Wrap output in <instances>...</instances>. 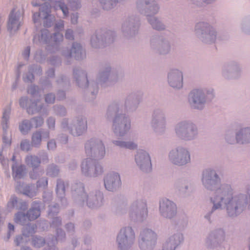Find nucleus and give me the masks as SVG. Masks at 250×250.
I'll return each mask as SVG.
<instances>
[{
    "label": "nucleus",
    "instance_id": "obj_4",
    "mask_svg": "<svg viewBox=\"0 0 250 250\" xmlns=\"http://www.w3.org/2000/svg\"><path fill=\"white\" fill-rule=\"evenodd\" d=\"M215 97L212 88H196L190 91L188 96V102L193 109L202 110L208 102H211Z\"/></svg>",
    "mask_w": 250,
    "mask_h": 250
},
{
    "label": "nucleus",
    "instance_id": "obj_44",
    "mask_svg": "<svg viewBox=\"0 0 250 250\" xmlns=\"http://www.w3.org/2000/svg\"><path fill=\"white\" fill-rule=\"evenodd\" d=\"M42 131L38 130L34 132L31 136V145L32 146L39 148L42 143Z\"/></svg>",
    "mask_w": 250,
    "mask_h": 250
},
{
    "label": "nucleus",
    "instance_id": "obj_47",
    "mask_svg": "<svg viewBox=\"0 0 250 250\" xmlns=\"http://www.w3.org/2000/svg\"><path fill=\"white\" fill-rule=\"evenodd\" d=\"M240 29L243 33L250 35V16L242 19L240 23Z\"/></svg>",
    "mask_w": 250,
    "mask_h": 250
},
{
    "label": "nucleus",
    "instance_id": "obj_52",
    "mask_svg": "<svg viewBox=\"0 0 250 250\" xmlns=\"http://www.w3.org/2000/svg\"><path fill=\"white\" fill-rule=\"evenodd\" d=\"M54 7L56 9H61L64 16L66 17L68 16L69 13L68 8L63 0H56Z\"/></svg>",
    "mask_w": 250,
    "mask_h": 250
},
{
    "label": "nucleus",
    "instance_id": "obj_18",
    "mask_svg": "<svg viewBox=\"0 0 250 250\" xmlns=\"http://www.w3.org/2000/svg\"><path fill=\"white\" fill-rule=\"evenodd\" d=\"M137 10L141 14L148 17L154 16L160 9V6L155 0H138L136 2Z\"/></svg>",
    "mask_w": 250,
    "mask_h": 250
},
{
    "label": "nucleus",
    "instance_id": "obj_20",
    "mask_svg": "<svg viewBox=\"0 0 250 250\" xmlns=\"http://www.w3.org/2000/svg\"><path fill=\"white\" fill-rule=\"evenodd\" d=\"M159 210L162 217L171 219L177 214V206L172 201L162 198L159 201Z\"/></svg>",
    "mask_w": 250,
    "mask_h": 250
},
{
    "label": "nucleus",
    "instance_id": "obj_58",
    "mask_svg": "<svg viewBox=\"0 0 250 250\" xmlns=\"http://www.w3.org/2000/svg\"><path fill=\"white\" fill-rule=\"evenodd\" d=\"M19 202L18 201L17 197L15 196L11 197L10 200L7 203V207L9 210L16 208L18 209Z\"/></svg>",
    "mask_w": 250,
    "mask_h": 250
},
{
    "label": "nucleus",
    "instance_id": "obj_40",
    "mask_svg": "<svg viewBox=\"0 0 250 250\" xmlns=\"http://www.w3.org/2000/svg\"><path fill=\"white\" fill-rule=\"evenodd\" d=\"M111 142L115 146L121 148L133 150L137 147V145L132 141L113 140L111 141Z\"/></svg>",
    "mask_w": 250,
    "mask_h": 250
},
{
    "label": "nucleus",
    "instance_id": "obj_28",
    "mask_svg": "<svg viewBox=\"0 0 250 250\" xmlns=\"http://www.w3.org/2000/svg\"><path fill=\"white\" fill-rule=\"evenodd\" d=\"M184 241L183 233L177 231L170 235L163 244L162 250H175Z\"/></svg>",
    "mask_w": 250,
    "mask_h": 250
},
{
    "label": "nucleus",
    "instance_id": "obj_51",
    "mask_svg": "<svg viewBox=\"0 0 250 250\" xmlns=\"http://www.w3.org/2000/svg\"><path fill=\"white\" fill-rule=\"evenodd\" d=\"M2 150L9 148L12 144V135L11 134L8 135V131L2 132Z\"/></svg>",
    "mask_w": 250,
    "mask_h": 250
},
{
    "label": "nucleus",
    "instance_id": "obj_29",
    "mask_svg": "<svg viewBox=\"0 0 250 250\" xmlns=\"http://www.w3.org/2000/svg\"><path fill=\"white\" fill-rule=\"evenodd\" d=\"M87 120L83 116H79L73 121L72 129L70 130V133L74 136L82 135L87 130Z\"/></svg>",
    "mask_w": 250,
    "mask_h": 250
},
{
    "label": "nucleus",
    "instance_id": "obj_56",
    "mask_svg": "<svg viewBox=\"0 0 250 250\" xmlns=\"http://www.w3.org/2000/svg\"><path fill=\"white\" fill-rule=\"evenodd\" d=\"M45 243V239L40 236H34L32 238V244L33 246L37 248L43 247Z\"/></svg>",
    "mask_w": 250,
    "mask_h": 250
},
{
    "label": "nucleus",
    "instance_id": "obj_64",
    "mask_svg": "<svg viewBox=\"0 0 250 250\" xmlns=\"http://www.w3.org/2000/svg\"><path fill=\"white\" fill-rule=\"evenodd\" d=\"M59 211V207L58 204L55 203L49 207L48 215L53 216L56 215Z\"/></svg>",
    "mask_w": 250,
    "mask_h": 250
},
{
    "label": "nucleus",
    "instance_id": "obj_1",
    "mask_svg": "<svg viewBox=\"0 0 250 250\" xmlns=\"http://www.w3.org/2000/svg\"><path fill=\"white\" fill-rule=\"evenodd\" d=\"M246 194L239 193L233 195L234 190L229 184L223 185L217 189L215 194L210 197L212 207L205 215L204 218L210 223L211 217L216 210L222 209L224 206L227 215L235 218L241 214L246 208L250 209V185L246 187Z\"/></svg>",
    "mask_w": 250,
    "mask_h": 250
},
{
    "label": "nucleus",
    "instance_id": "obj_38",
    "mask_svg": "<svg viewBox=\"0 0 250 250\" xmlns=\"http://www.w3.org/2000/svg\"><path fill=\"white\" fill-rule=\"evenodd\" d=\"M11 109L10 106L6 107L2 113V116L0 121V125L2 132L8 131L9 127V120L11 114Z\"/></svg>",
    "mask_w": 250,
    "mask_h": 250
},
{
    "label": "nucleus",
    "instance_id": "obj_35",
    "mask_svg": "<svg viewBox=\"0 0 250 250\" xmlns=\"http://www.w3.org/2000/svg\"><path fill=\"white\" fill-rule=\"evenodd\" d=\"M41 202L39 201H35L32 203L30 208L26 213L28 220H35L41 215Z\"/></svg>",
    "mask_w": 250,
    "mask_h": 250
},
{
    "label": "nucleus",
    "instance_id": "obj_7",
    "mask_svg": "<svg viewBox=\"0 0 250 250\" xmlns=\"http://www.w3.org/2000/svg\"><path fill=\"white\" fill-rule=\"evenodd\" d=\"M117 75L111 71V67L106 65L103 67L98 75L96 82H92L89 86V89L93 97H95L98 92V84L102 86H106L112 84L117 80Z\"/></svg>",
    "mask_w": 250,
    "mask_h": 250
},
{
    "label": "nucleus",
    "instance_id": "obj_59",
    "mask_svg": "<svg viewBox=\"0 0 250 250\" xmlns=\"http://www.w3.org/2000/svg\"><path fill=\"white\" fill-rule=\"evenodd\" d=\"M30 121H31L33 126H34L35 128L41 126L44 123L43 118L42 116L34 117L32 118Z\"/></svg>",
    "mask_w": 250,
    "mask_h": 250
},
{
    "label": "nucleus",
    "instance_id": "obj_11",
    "mask_svg": "<svg viewBox=\"0 0 250 250\" xmlns=\"http://www.w3.org/2000/svg\"><path fill=\"white\" fill-rule=\"evenodd\" d=\"M90 157L83 159L81 164L82 174L85 177L95 178L101 175L104 172L102 164Z\"/></svg>",
    "mask_w": 250,
    "mask_h": 250
},
{
    "label": "nucleus",
    "instance_id": "obj_37",
    "mask_svg": "<svg viewBox=\"0 0 250 250\" xmlns=\"http://www.w3.org/2000/svg\"><path fill=\"white\" fill-rule=\"evenodd\" d=\"M65 187L64 182L61 179H58L57 181L56 188V193L57 197L60 199L62 207L65 206L67 204V201L65 198Z\"/></svg>",
    "mask_w": 250,
    "mask_h": 250
},
{
    "label": "nucleus",
    "instance_id": "obj_61",
    "mask_svg": "<svg viewBox=\"0 0 250 250\" xmlns=\"http://www.w3.org/2000/svg\"><path fill=\"white\" fill-rule=\"evenodd\" d=\"M53 109L56 114L63 116L66 113V110L64 107L62 105H55L53 106Z\"/></svg>",
    "mask_w": 250,
    "mask_h": 250
},
{
    "label": "nucleus",
    "instance_id": "obj_31",
    "mask_svg": "<svg viewBox=\"0 0 250 250\" xmlns=\"http://www.w3.org/2000/svg\"><path fill=\"white\" fill-rule=\"evenodd\" d=\"M73 78L77 85L80 88H85L88 85L87 73L79 67L73 69Z\"/></svg>",
    "mask_w": 250,
    "mask_h": 250
},
{
    "label": "nucleus",
    "instance_id": "obj_49",
    "mask_svg": "<svg viewBox=\"0 0 250 250\" xmlns=\"http://www.w3.org/2000/svg\"><path fill=\"white\" fill-rule=\"evenodd\" d=\"M225 139L226 142L229 144L233 145L236 143H237L236 132L235 133V136H234L233 129L227 130L225 135Z\"/></svg>",
    "mask_w": 250,
    "mask_h": 250
},
{
    "label": "nucleus",
    "instance_id": "obj_22",
    "mask_svg": "<svg viewBox=\"0 0 250 250\" xmlns=\"http://www.w3.org/2000/svg\"><path fill=\"white\" fill-rule=\"evenodd\" d=\"M241 73L242 68L236 62L232 61L222 66V76L226 79H238Z\"/></svg>",
    "mask_w": 250,
    "mask_h": 250
},
{
    "label": "nucleus",
    "instance_id": "obj_19",
    "mask_svg": "<svg viewBox=\"0 0 250 250\" xmlns=\"http://www.w3.org/2000/svg\"><path fill=\"white\" fill-rule=\"evenodd\" d=\"M150 44L151 49L160 55L167 54L170 50L169 42L158 35H154L151 37Z\"/></svg>",
    "mask_w": 250,
    "mask_h": 250
},
{
    "label": "nucleus",
    "instance_id": "obj_30",
    "mask_svg": "<svg viewBox=\"0 0 250 250\" xmlns=\"http://www.w3.org/2000/svg\"><path fill=\"white\" fill-rule=\"evenodd\" d=\"M168 83L173 88L180 89L183 86V73L178 69H172L168 74Z\"/></svg>",
    "mask_w": 250,
    "mask_h": 250
},
{
    "label": "nucleus",
    "instance_id": "obj_62",
    "mask_svg": "<svg viewBox=\"0 0 250 250\" xmlns=\"http://www.w3.org/2000/svg\"><path fill=\"white\" fill-rule=\"evenodd\" d=\"M39 83L41 84L43 89L52 87L51 82L48 78H41Z\"/></svg>",
    "mask_w": 250,
    "mask_h": 250
},
{
    "label": "nucleus",
    "instance_id": "obj_53",
    "mask_svg": "<svg viewBox=\"0 0 250 250\" xmlns=\"http://www.w3.org/2000/svg\"><path fill=\"white\" fill-rule=\"evenodd\" d=\"M36 226L30 223L25 224L22 229V233L29 238L35 232Z\"/></svg>",
    "mask_w": 250,
    "mask_h": 250
},
{
    "label": "nucleus",
    "instance_id": "obj_55",
    "mask_svg": "<svg viewBox=\"0 0 250 250\" xmlns=\"http://www.w3.org/2000/svg\"><path fill=\"white\" fill-rule=\"evenodd\" d=\"M174 187L181 192L186 193L188 189V184L185 180H179L175 182Z\"/></svg>",
    "mask_w": 250,
    "mask_h": 250
},
{
    "label": "nucleus",
    "instance_id": "obj_48",
    "mask_svg": "<svg viewBox=\"0 0 250 250\" xmlns=\"http://www.w3.org/2000/svg\"><path fill=\"white\" fill-rule=\"evenodd\" d=\"M66 235L65 232L62 229H57L55 238L52 237L51 241L54 245H56L58 242H62L65 240Z\"/></svg>",
    "mask_w": 250,
    "mask_h": 250
},
{
    "label": "nucleus",
    "instance_id": "obj_24",
    "mask_svg": "<svg viewBox=\"0 0 250 250\" xmlns=\"http://www.w3.org/2000/svg\"><path fill=\"white\" fill-rule=\"evenodd\" d=\"M104 182L105 189L109 191H115L122 185L120 175L115 171L107 173L104 177Z\"/></svg>",
    "mask_w": 250,
    "mask_h": 250
},
{
    "label": "nucleus",
    "instance_id": "obj_27",
    "mask_svg": "<svg viewBox=\"0 0 250 250\" xmlns=\"http://www.w3.org/2000/svg\"><path fill=\"white\" fill-rule=\"evenodd\" d=\"M225 238V232L222 229H218L210 231L205 240L206 246L209 249L216 247L219 242L223 241Z\"/></svg>",
    "mask_w": 250,
    "mask_h": 250
},
{
    "label": "nucleus",
    "instance_id": "obj_21",
    "mask_svg": "<svg viewBox=\"0 0 250 250\" xmlns=\"http://www.w3.org/2000/svg\"><path fill=\"white\" fill-rule=\"evenodd\" d=\"M23 24V16L19 11L13 9L8 16L7 22V31L11 35H14Z\"/></svg>",
    "mask_w": 250,
    "mask_h": 250
},
{
    "label": "nucleus",
    "instance_id": "obj_60",
    "mask_svg": "<svg viewBox=\"0 0 250 250\" xmlns=\"http://www.w3.org/2000/svg\"><path fill=\"white\" fill-rule=\"evenodd\" d=\"M31 143L27 139L22 140L20 144V148L21 150L28 152L31 150L32 147Z\"/></svg>",
    "mask_w": 250,
    "mask_h": 250
},
{
    "label": "nucleus",
    "instance_id": "obj_2",
    "mask_svg": "<svg viewBox=\"0 0 250 250\" xmlns=\"http://www.w3.org/2000/svg\"><path fill=\"white\" fill-rule=\"evenodd\" d=\"M142 96L141 92L133 93L127 96L124 103L116 102L108 106L106 115L107 118L115 116L113 119L112 129L116 136L124 137L130 130L131 121L125 113L136 110Z\"/></svg>",
    "mask_w": 250,
    "mask_h": 250
},
{
    "label": "nucleus",
    "instance_id": "obj_16",
    "mask_svg": "<svg viewBox=\"0 0 250 250\" xmlns=\"http://www.w3.org/2000/svg\"><path fill=\"white\" fill-rule=\"evenodd\" d=\"M168 159L173 164L182 166L190 163V154L187 148L178 146L169 152Z\"/></svg>",
    "mask_w": 250,
    "mask_h": 250
},
{
    "label": "nucleus",
    "instance_id": "obj_25",
    "mask_svg": "<svg viewBox=\"0 0 250 250\" xmlns=\"http://www.w3.org/2000/svg\"><path fill=\"white\" fill-rule=\"evenodd\" d=\"M140 25L138 19L131 16L126 19L122 26V31L126 37L133 36L137 33Z\"/></svg>",
    "mask_w": 250,
    "mask_h": 250
},
{
    "label": "nucleus",
    "instance_id": "obj_8",
    "mask_svg": "<svg viewBox=\"0 0 250 250\" xmlns=\"http://www.w3.org/2000/svg\"><path fill=\"white\" fill-rule=\"evenodd\" d=\"M136 241L134 229L131 226H125L117 234L116 243L119 250H129Z\"/></svg>",
    "mask_w": 250,
    "mask_h": 250
},
{
    "label": "nucleus",
    "instance_id": "obj_42",
    "mask_svg": "<svg viewBox=\"0 0 250 250\" xmlns=\"http://www.w3.org/2000/svg\"><path fill=\"white\" fill-rule=\"evenodd\" d=\"M147 20L153 29L155 30L161 31L165 30L166 28L165 25L155 16L148 17Z\"/></svg>",
    "mask_w": 250,
    "mask_h": 250
},
{
    "label": "nucleus",
    "instance_id": "obj_5",
    "mask_svg": "<svg viewBox=\"0 0 250 250\" xmlns=\"http://www.w3.org/2000/svg\"><path fill=\"white\" fill-rule=\"evenodd\" d=\"M176 136L185 141H192L196 139L198 135L197 125L190 120H183L178 122L174 126Z\"/></svg>",
    "mask_w": 250,
    "mask_h": 250
},
{
    "label": "nucleus",
    "instance_id": "obj_26",
    "mask_svg": "<svg viewBox=\"0 0 250 250\" xmlns=\"http://www.w3.org/2000/svg\"><path fill=\"white\" fill-rule=\"evenodd\" d=\"M62 55L66 58L74 57L77 60H81L86 56L85 51L83 49L82 45L76 42L72 43L70 49L64 48L62 51Z\"/></svg>",
    "mask_w": 250,
    "mask_h": 250
},
{
    "label": "nucleus",
    "instance_id": "obj_63",
    "mask_svg": "<svg viewBox=\"0 0 250 250\" xmlns=\"http://www.w3.org/2000/svg\"><path fill=\"white\" fill-rule=\"evenodd\" d=\"M48 186V179L46 177H42L38 180L37 182V186L36 188H42L45 189Z\"/></svg>",
    "mask_w": 250,
    "mask_h": 250
},
{
    "label": "nucleus",
    "instance_id": "obj_32",
    "mask_svg": "<svg viewBox=\"0 0 250 250\" xmlns=\"http://www.w3.org/2000/svg\"><path fill=\"white\" fill-rule=\"evenodd\" d=\"M16 189L22 194L29 197L33 198L37 195L38 189L34 184H27L24 183L17 182Z\"/></svg>",
    "mask_w": 250,
    "mask_h": 250
},
{
    "label": "nucleus",
    "instance_id": "obj_9",
    "mask_svg": "<svg viewBox=\"0 0 250 250\" xmlns=\"http://www.w3.org/2000/svg\"><path fill=\"white\" fill-rule=\"evenodd\" d=\"M194 32L196 36L204 43H212L216 40V29L207 22H197L195 25Z\"/></svg>",
    "mask_w": 250,
    "mask_h": 250
},
{
    "label": "nucleus",
    "instance_id": "obj_12",
    "mask_svg": "<svg viewBox=\"0 0 250 250\" xmlns=\"http://www.w3.org/2000/svg\"><path fill=\"white\" fill-rule=\"evenodd\" d=\"M84 150L87 156L97 160L102 159L105 154V149L103 142L97 138H91L85 142Z\"/></svg>",
    "mask_w": 250,
    "mask_h": 250
},
{
    "label": "nucleus",
    "instance_id": "obj_41",
    "mask_svg": "<svg viewBox=\"0 0 250 250\" xmlns=\"http://www.w3.org/2000/svg\"><path fill=\"white\" fill-rule=\"evenodd\" d=\"M24 161L27 166L32 168H37L41 163V159L38 156L31 154L27 155Z\"/></svg>",
    "mask_w": 250,
    "mask_h": 250
},
{
    "label": "nucleus",
    "instance_id": "obj_10",
    "mask_svg": "<svg viewBox=\"0 0 250 250\" xmlns=\"http://www.w3.org/2000/svg\"><path fill=\"white\" fill-rule=\"evenodd\" d=\"M63 36L60 32H56L51 35L47 29H43L41 31V35H36L34 36L33 42L34 43H42L50 44L51 46L55 48L53 51L59 49L60 43L63 41Z\"/></svg>",
    "mask_w": 250,
    "mask_h": 250
},
{
    "label": "nucleus",
    "instance_id": "obj_33",
    "mask_svg": "<svg viewBox=\"0 0 250 250\" xmlns=\"http://www.w3.org/2000/svg\"><path fill=\"white\" fill-rule=\"evenodd\" d=\"M42 72V67L40 65L32 64L29 66L28 72L23 76V80L25 83H32L35 79L33 73L40 76Z\"/></svg>",
    "mask_w": 250,
    "mask_h": 250
},
{
    "label": "nucleus",
    "instance_id": "obj_13",
    "mask_svg": "<svg viewBox=\"0 0 250 250\" xmlns=\"http://www.w3.org/2000/svg\"><path fill=\"white\" fill-rule=\"evenodd\" d=\"M115 33L111 30L104 31L103 30H97L95 34L92 36L90 43L93 48H98L103 47L109 44L115 40Z\"/></svg>",
    "mask_w": 250,
    "mask_h": 250
},
{
    "label": "nucleus",
    "instance_id": "obj_23",
    "mask_svg": "<svg viewBox=\"0 0 250 250\" xmlns=\"http://www.w3.org/2000/svg\"><path fill=\"white\" fill-rule=\"evenodd\" d=\"M134 157L137 166L142 171L148 172L151 170V158L146 151L144 149L138 150Z\"/></svg>",
    "mask_w": 250,
    "mask_h": 250
},
{
    "label": "nucleus",
    "instance_id": "obj_15",
    "mask_svg": "<svg viewBox=\"0 0 250 250\" xmlns=\"http://www.w3.org/2000/svg\"><path fill=\"white\" fill-rule=\"evenodd\" d=\"M157 241V234L149 229H144L141 231L138 242L141 250H153Z\"/></svg>",
    "mask_w": 250,
    "mask_h": 250
},
{
    "label": "nucleus",
    "instance_id": "obj_6",
    "mask_svg": "<svg viewBox=\"0 0 250 250\" xmlns=\"http://www.w3.org/2000/svg\"><path fill=\"white\" fill-rule=\"evenodd\" d=\"M128 212L129 219L131 221L144 222L146 219L148 214L146 199L141 198L133 200L130 204Z\"/></svg>",
    "mask_w": 250,
    "mask_h": 250
},
{
    "label": "nucleus",
    "instance_id": "obj_34",
    "mask_svg": "<svg viewBox=\"0 0 250 250\" xmlns=\"http://www.w3.org/2000/svg\"><path fill=\"white\" fill-rule=\"evenodd\" d=\"M237 143L242 145L250 143V127L240 128L236 132Z\"/></svg>",
    "mask_w": 250,
    "mask_h": 250
},
{
    "label": "nucleus",
    "instance_id": "obj_57",
    "mask_svg": "<svg viewBox=\"0 0 250 250\" xmlns=\"http://www.w3.org/2000/svg\"><path fill=\"white\" fill-rule=\"evenodd\" d=\"M39 13H40L42 18L50 17V9L49 4L47 3L42 4L40 8Z\"/></svg>",
    "mask_w": 250,
    "mask_h": 250
},
{
    "label": "nucleus",
    "instance_id": "obj_14",
    "mask_svg": "<svg viewBox=\"0 0 250 250\" xmlns=\"http://www.w3.org/2000/svg\"><path fill=\"white\" fill-rule=\"evenodd\" d=\"M202 182L204 187L208 190H215L214 195L217 189L223 185H220L221 179L215 170L211 168L205 169L202 172Z\"/></svg>",
    "mask_w": 250,
    "mask_h": 250
},
{
    "label": "nucleus",
    "instance_id": "obj_17",
    "mask_svg": "<svg viewBox=\"0 0 250 250\" xmlns=\"http://www.w3.org/2000/svg\"><path fill=\"white\" fill-rule=\"evenodd\" d=\"M150 125L155 132L162 133L165 131L166 129L167 118L164 109L158 108L153 110Z\"/></svg>",
    "mask_w": 250,
    "mask_h": 250
},
{
    "label": "nucleus",
    "instance_id": "obj_39",
    "mask_svg": "<svg viewBox=\"0 0 250 250\" xmlns=\"http://www.w3.org/2000/svg\"><path fill=\"white\" fill-rule=\"evenodd\" d=\"M43 107V104L40 103V101H33L30 100V103L28 107H27V112L29 114H34L40 112Z\"/></svg>",
    "mask_w": 250,
    "mask_h": 250
},
{
    "label": "nucleus",
    "instance_id": "obj_54",
    "mask_svg": "<svg viewBox=\"0 0 250 250\" xmlns=\"http://www.w3.org/2000/svg\"><path fill=\"white\" fill-rule=\"evenodd\" d=\"M60 172V169L57 166L54 164H51L48 166L46 169L47 175L55 177H57Z\"/></svg>",
    "mask_w": 250,
    "mask_h": 250
},
{
    "label": "nucleus",
    "instance_id": "obj_3",
    "mask_svg": "<svg viewBox=\"0 0 250 250\" xmlns=\"http://www.w3.org/2000/svg\"><path fill=\"white\" fill-rule=\"evenodd\" d=\"M72 198L76 204L83 206L86 205L91 208H96L104 204V194L99 190H95L87 194L84 186L82 182L73 184L71 188Z\"/></svg>",
    "mask_w": 250,
    "mask_h": 250
},
{
    "label": "nucleus",
    "instance_id": "obj_45",
    "mask_svg": "<svg viewBox=\"0 0 250 250\" xmlns=\"http://www.w3.org/2000/svg\"><path fill=\"white\" fill-rule=\"evenodd\" d=\"M120 0H98L103 9L109 10L114 8Z\"/></svg>",
    "mask_w": 250,
    "mask_h": 250
},
{
    "label": "nucleus",
    "instance_id": "obj_50",
    "mask_svg": "<svg viewBox=\"0 0 250 250\" xmlns=\"http://www.w3.org/2000/svg\"><path fill=\"white\" fill-rule=\"evenodd\" d=\"M29 240L30 238L21 233L15 236L14 242L16 246L19 247L26 244Z\"/></svg>",
    "mask_w": 250,
    "mask_h": 250
},
{
    "label": "nucleus",
    "instance_id": "obj_36",
    "mask_svg": "<svg viewBox=\"0 0 250 250\" xmlns=\"http://www.w3.org/2000/svg\"><path fill=\"white\" fill-rule=\"evenodd\" d=\"M12 176L17 181L23 178L26 173V168L25 165L15 163L12 166Z\"/></svg>",
    "mask_w": 250,
    "mask_h": 250
},
{
    "label": "nucleus",
    "instance_id": "obj_46",
    "mask_svg": "<svg viewBox=\"0 0 250 250\" xmlns=\"http://www.w3.org/2000/svg\"><path fill=\"white\" fill-rule=\"evenodd\" d=\"M14 221L16 223L23 226L29 220H28L27 213L19 211L15 215Z\"/></svg>",
    "mask_w": 250,
    "mask_h": 250
},
{
    "label": "nucleus",
    "instance_id": "obj_43",
    "mask_svg": "<svg viewBox=\"0 0 250 250\" xmlns=\"http://www.w3.org/2000/svg\"><path fill=\"white\" fill-rule=\"evenodd\" d=\"M32 127L33 125L31 124V121L29 120H23L19 124V129L23 135L28 134Z\"/></svg>",
    "mask_w": 250,
    "mask_h": 250
}]
</instances>
